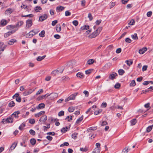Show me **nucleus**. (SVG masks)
Segmentation results:
<instances>
[{"label": "nucleus", "mask_w": 153, "mask_h": 153, "mask_svg": "<svg viewBox=\"0 0 153 153\" xmlns=\"http://www.w3.org/2000/svg\"><path fill=\"white\" fill-rule=\"evenodd\" d=\"M78 93L77 92H76L73 94L71 95L68 98H66L65 100V101L67 102L68 101L71 100H74L76 96L77 95Z\"/></svg>", "instance_id": "f257e3e1"}, {"label": "nucleus", "mask_w": 153, "mask_h": 153, "mask_svg": "<svg viewBox=\"0 0 153 153\" xmlns=\"http://www.w3.org/2000/svg\"><path fill=\"white\" fill-rule=\"evenodd\" d=\"M63 71V69H58L57 70H55L52 71L51 74L53 76H55L59 74H61Z\"/></svg>", "instance_id": "f03ea898"}, {"label": "nucleus", "mask_w": 153, "mask_h": 153, "mask_svg": "<svg viewBox=\"0 0 153 153\" xmlns=\"http://www.w3.org/2000/svg\"><path fill=\"white\" fill-rule=\"evenodd\" d=\"M117 76V74L115 72H113L111 74L108 76V78L110 79L113 80L116 78V76Z\"/></svg>", "instance_id": "7ed1b4c3"}, {"label": "nucleus", "mask_w": 153, "mask_h": 153, "mask_svg": "<svg viewBox=\"0 0 153 153\" xmlns=\"http://www.w3.org/2000/svg\"><path fill=\"white\" fill-rule=\"evenodd\" d=\"M36 33L34 32L33 30H32L30 31L29 33L27 34L26 35V37L27 38H31L33 35Z\"/></svg>", "instance_id": "20e7f679"}, {"label": "nucleus", "mask_w": 153, "mask_h": 153, "mask_svg": "<svg viewBox=\"0 0 153 153\" xmlns=\"http://www.w3.org/2000/svg\"><path fill=\"white\" fill-rule=\"evenodd\" d=\"M16 30H12L11 31H8L7 33H5L4 34V37H7L9 36H10L11 34H13V33H14L15 32H16Z\"/></svg>", "instance_id": "39448f33"}, {"label": "nucleus", "mask_w": 153, "mask_h": 153, "mask_svg": "<svg viewBox=\"0 0 153 153\" xmlns=\"http://www.w3.org/2000/svg\"><path fill=\"white\" fill-rule=\"evenodd\" d=\"M49 95V96H50V98L51 100H53L58 96V94L56 93H53Z\"/></svg>", "instance_id": "423d86ee"}, {"label": "nucleus", "mask_w": 153, "mask_h": 153, "mask_svg": "<svg viewBox=\"0 0 153 153\" xmlns=\"http://www.w3.org/2000/svg\"><path fill=\"white\" fill-rule=\"evenodd\" d=\"M32 22L31 20H28L26 22V27H30L32 25Z\"/></svg>", "instance_id": "0eeeda50"}, {"label": "nucleus", "mask_w": 153, "mask_h": 153, "mask_svg": "<svg viewBox=\"0 0 153 153\" xmlns=\"http://www.w3.org/2000/svg\"><path fill=\"white\" fill-rule=\"evenodd\" d=\"M45 105L44 103H41L36 107V109H42L45 108Z\"/></svg>", "instance_id": "6e6552de"}, {"label": "nucleus", "mask_w": 153, "mask_h": 153, "mask_svg": "<svg viewBox=\"0 0 153 153\" xmlns=\"http://www.w3.org/2000/svg\"><path fill=\"white\" fill-rule=\"evenodd\" d=\"M47 15L46 14H45L39 17V20L41 21H43L46 19L47 18Z\"/></svg>", "instance_id": "1a4fd4ad"}, {"label": "nucleus", "mask_w": 153, "mask_h": 153, "mask_svg": "<svg viewBox=\"0 0 153 153\" xmlns=\"http://www.w3.org/2000/svg\"><path fill=\"white\" fill-rule=\"evenodd\" d=\"M0 44L1 45V47L0 48V51H4V49L6 48V45H4V43L2 42H0Z\"/></svg>", "instance_id": "9d476101"}, {"label": "nucleus", "mask_w": 153, "mask_h": 153, "mask_svg": "<svg viewBox=\"0 0 153 153\" xmlns=\"http://www.w3.org/2000/svg\"><path fill=\"white\" fill-rule=\"evenodd\" d=\"M98 35V33H96L95 32H94L91 34L89 35L88 37L90 39H92L96 37Z\"/></svg>", "instance_id": "9b49d317"}, {"label": "nucleus", "mask_w": 153, "mask_h": 153, "mask_svg": "<svg viewBox=\"0 0 153 153\" xmlns=\"http://www.w3.org/2000/svg\"><path fill=\"white\" fill-rule=\"evenodd\" d=\"M13 11V10L11 8H9L5 12V13L7 15L10 14Z\"/></svg>", "instance_id": "f8f14e48"}, {"label": "nucleus", "mask_w": 153, "mask_h": 153, "mask_svg": "<svg viewBox=\"0 0 153 153\" xmlns=\"http://www.w3.org/2000/svg\"><path fill=\"white\" fill-rule=\"evenodd\" d=\"M33 92V91L31 89H30L28 91L24 92L23 93V94L24 96H26L30 94Z\"/></svg>", "instance_id": "ddd939ff"}, {"label": "nucleus", "mask_w": 153, "mask_h": 153, "mask_svg": "<svg viewBox=\"0 0 153 153\" xmlns=\"http://www.w3.org/2000/svg\"><path fill=\"white\" fill-rule=\"evenodd\" d=\"M4 122L6 123H12L13 122V118L12 117H9L5 120Z\"/></svg>", "instance_id": "4468645a"}, {"label": "nucleus", "mask_w": 153, "mask_h": 153, "mask_svg": "<svg viewBox=\"0 0 153 153\" xmlns=\"http://www.w3.org/2000/svg\"><path fill=\"white\" fill-rule=\"evenodd\" d=\"M45 112L44 111H42L37 114H35V116L36 117H38L41 115L44 114H45Z\"/></svg>", "instance_id": "2eb2a0df"}, {"label": "nucleus", "mask_w": 153, "mask_h": 153, "mask_svg": "<svg viewBox=\"0 0 153 153\" xmlns=\"http://www.w3.org/2000/svg\"><path fill=\"white\" fill-rule=\"evenodd\" d=\"M147 50L146 48H143L139 50V52L140 54H143Z\"/></svg>", "instance_id": "dca6fc26"}, {"label": "nucleus", "mask_w": 153, "mask_h": 153, "mask_svg": "<svg viewBox=\"0 0 153 153\" xmlns=\"http://www.w3.org/2000/svg\"><path fill=\"white\" fill-rule=\"evenodd\" d=\"M7 23V21L5 19H2L1 21L0 22L1 25L2 26L6 25Z\"/></svg>", "instance_id": "f3484780"}, {"label": "nucleus", "mask_w": 153, "mask_h": 153, "mask_svg": "<svg viewBox=\"0 0 153 153\" xmlns=\"http://www.w3.org/2000/svg\"><path fill=\"white\" fill-rule=\"evenodd\" d=\"M89 28V26L87 25H84L83 26H82L81 28L80 29L81 30H87Z\"/></svg>", "instance_id": "a211bd4d"}, {"label": "nucleus", "mask_w": 153, "mask_h": 153, "mask_svg": "<svg viewBox=\"0 0 153 153\" xmlns=\"http://www.w3.org/2000/svg\"><path fill=\"white\" fill-rule=\"evenodd\" d=\"M47 116L46 115H44L41 117L39 121L45 122L47 120Z\"/></svg>", "instance_id": "6ab92c4d"}, {"label": "nucleus", "mask_w": 153, "mask_h": 153, "mask_svg": "<svg viewBox=\"0 0 153 153\" xmlns=\"http://www.w3.org/2000/svg\"><path fill=\"white\" fill-rule=\"evenodd\" d=\"M76 76L78 77L80 79L83 78L84 77V75H83V74L80 72H78L77 73Z\"/></svg>", "instance_id": "aec40b11"}, {"label": "nucleus", "mask_w": 153, "mask_h": 153, "mask_svg": "<svg viewBox=\"0 0 153 153\" xmlns=\"http://www.w3.org/2000/svg\"><path fill=\"white\" fill-rule=\"evenodd\" d=\"M19 114V111H17L16 112H15L11 116V117H14L15 118H18V115Z\"/></svg>", "instance_id": "412c9836"}, {"label": "nucleus", "mask_w": 153, "mask_h": 153, "mask_svg": "<svg viewBox=\"0 0 153 153\" xmlns=\"http://www.w3.org/2000/svg\"><path fill=\"white\" fill-rule=\"evenodd\" d=\"M97 129V127H91L87 129V131L88 132H91L94 130H95Z\"/></svg>", "instance_id": "4be33fe9"}, {"label": "nucleus", "mask_w": 153, "mask_h": 153, "mask_svg": "<svg viewBox=\"0 0 153 153\" xmlns=\"http://www.w3.org/2000/svg\"><path fill=\"white\" fill-rule=\"evenodd\" d=\"M64 9V7L60 6L59 7H57L56 8V10L57 12L61 11L63 10Z\"/></svg>", "instance_id": "5701e85b"}, {"label": "nucleus", "mask_w": 153, "mask_h": 153, "mask_svg": "<svg viewBox=\"0 0 153 153\" xmlns=\"http://www.w3.org/2000/svg\"><path fill=\"white\" fill-rule=\"evenodd\" d=\"M131 38L135 40H137L138 39V37L136 33H134L131 35Z\"/></svg>", "instance_id": "b1692460"}, {"label": "nucleus", "mask_w": 153, "mask_h": 153, "mask_svg": "<svg viewBox=\"0 0 153 153\" xmlns=\"http://www.w3.org/2000/svg\"><path fill=\"white\" fill-rule=\"evenodd\" d=\"M17 41L16 39H11L10 41L8 42V44L10 45H13L14 43L16 42Z\"/></svg>", "instance_id": "393cba45"}, {"label": "nucleus", "mask_w": 153, "mask_h": 153, "mask_svg": "<svg viewBox=\"0 0 153 153\" xmlns=\"http://www.w3.org/2000/svg\"><path fill=\"white\" fill-rule=\"evenodd\" d=\"M102 29V28L101 27H100L98 28L94 32L96 33H98V35L100 32L101 31Z\"/></svg>", "instance_id": "a878e982"}, {"label": "nucleus", "mask_w": 153, "mask_h": 153, "mask_svg": "<svg viewBox=\"0 0 153 153\" xmlns=\"http://www.w3.org/2000/svg\"><path fill=\"white\" fill-rule=\"evenodd\" d=\"M46 55L43 56H38L36 58V60L38 61H40L44 59L46 57Z\"/></svg>", "instance_id": "bb28decb"}, {"label": "nucleus", "mask_w": 153, "mask_h": 153, "mask_svg": "<svg viewBox=\"0 0 153 153\" xmlns=\"http://www.w3.org/2000/svg\"><path fill=\"white\" fill-rule=\"evenodd\" d=\"M70 80V78L66 76H64L62 78V80L63 81H66Z\"/></svg>", "instance_id": "cd10ccee"}, {"label": "nucleus", "mask_w": 153, "mask_h": 153, "mask_svg": "<svg viewBox=\"0 0 153 153\" xmlns=\"http://www.w3.org/2000/svg\"><path fill=\"white\" fill-rule=\"evenodd\" d=\"M30 142L32 145H34L36 144V141L35 139L32 138L30 140Z\"/></svg>", "instance_id": "c85d7f7f"}, {"label": "nucleus", "mask_w": 153, "mask_h": 153, "mask_svg": "<svg viewBox=\"0 0 153 153\" xmlns=\"http://www.w3.org/2000/svg\"><path fill=\"white\" fill-rule=\"evenodd\" d=\"M83 119V116H82L79 117L76 120V123L78 124L81 122Z\"/></svg>", "instance_id": "c756f323"}, {"label": "nucleus", "mask_w": 153, "mask_h": 153, "mask_svg": "<svg viewBox=\"0 0 153 153\" xmlns=\"http://www.w3.org/2000/svg\"><path fill=\"white\" fill-rule=\"evenodd\" d=\"M61 27L60 25H57L56 26V30L57 32H59L61 30Z\"/></svg>", "instance_id": "7c9ffc66"}, {"label": "nucleus", "mask_w": 153, "mask_h": 153, "mask_svg": "<svg viewBox=\"0 0 153 153\" xmlns=\"http://www.w3.org/2000/svg\"><path fill=\"white\" fill-rule=\"evenodd\" d=\"M17 143H13L12 145L10 147V149L11 150H13L17 146Z\"/></svg>", "instance_id": "2f4dec72"}, {"label": "nucleus", "mask_w": 153, "mask_h": 153, "mask_svg": "<svg viewBox=\"0 0 153 153\" xmlns=\"http://www.w3.org/2000/svg\"><path fill=\"white\" fill-rule=\"evenodd\" d=\"M153 127V124L151 126H148L146 128V131L147 132H149L152 129Z\"/></svg>", "instance_id": "473e14b6"}, {"label": "nucleus", "mask_w": 153, "mask_h": 153, "mask_svg": "<svg viewBox=\"0 0 153 153\" xmlns=\"http://www.w3.org/2000/svg\"><path fill=\"white\" fill-rule=\"evenodd\" d=\"M135 23V22L134 20V19H132L128 22V25H132L134 24Z\"/></svg>", "instance_id": "72a5a7b5"}, {"label": "nucleus", "mask_w": 153, "mask_h": 153, "mask_svg": "<svg viewBox=\"0 0 153 153\" xmlns=\"http://www.w3.org/2000/svg\"><path fill=\"white\" fill-rule=\"evenodd\" d=\"M15 105V103L13 101H11L9 103V106L10 107H12L14 106Z\"/></svg>", "instance_id": "f704fd0d"}, {"label": "nucleus", "mask_w": 153, "mask_h": 153, "mask_svg": "<svg viewBox=\"0 0 153 153\" xmlns=\"http://www.w3.org/2000/svg\"><path fill=\"white\" fill-rule=\"evenodd\" d=\"M75 110V108L73 106H71L68 108V110L70 112H73Z\"/></svg>", "instance_id": "c9c22d12"}, {"label": "nucleus", "mask_w": 153, "mask_h": 153, "mask_svg": "<svg viewBox=\"0 0 153 153\" xmlns=\"http://www.w3.org/2000/svg\"><path fill=\"white\" fill-rule=\"evenodd\" d=\"M100 149H98V148L94 149L92 152V153H100Z\"/></svg>", "instance_id": "e433bc0d"}, {"label": "nucleus", "mask_w": 153, "mask_h": 153, "mask_svg": "<svg viewBox=\"0 0 153 153\" xmlns=\"http://www.w3.org/2000/svg\"><path fill=\"white\" fill-rule=\"evenodd\" d=\"M136 122L137 121L135 119H133L130 121V123L131 125H135Z\"/></svg>", "instance_id": "4c0bfd02"}, {"label": "nucleus", "mask_w": 153, "mask_h": 153, "mask_svg": "<svg viewBox=\"0 0 153 153\" xmlns=\"http://www.w3.org/2000/svg\"><path fill=\"white\" fill-rule=\"evenodd\" d=\"M118 72L120 75H122L124 73L125 71L121 69L118 70Z\"/></svg>", "instance_id": "58836bf2"}, {"label": "nucleus", "mask_w": 153, "mask_h": 153, "mask_svg": "<svg viewBox=\"0 0 153 153\" xmlns=\"http://www.w3.org/2000/svg\"><path fill=\"white\" fill-rule=\"evenodd\" d=\"M102 111V110L101 109H99L98 110L95 111L94 112V114L95 115H97L99 113H101Z\"/></svg>", "instance_id": "ea45409f"}, {"label": "nucleus", "mask_w": 153, "mask_h": 153, "mask_svg": "<svg viewBox=\"0 0 153 153\" xmlns=\"http://www.w3.org/2000/svg\"><path fill=\"white\" fill-rule=\"evenodd\" d=\"M45 31L43 30L41 31V32L39 33V35L40 37H43L45 36Z\"/></svg>", "instance_id": "a19ab883"}, {"label": "nucleus", "mask_w": 153, "mask_h": 153, "mask_svg": "<svg viewBox=\"0 0 153 153\" xmlns=\"http://www.w3.org/2000/svg\"><path fill=\"white\" fill-rule=\"evenodd\" d=\"M7 28L10 30H11L12 29H13V30H16L15 29H14L16 27V26H14V25H10L7 26Z\"/></svg>", "instance_id": "79ce46f5"}, {"label": "nucleus", "mask_w": 153, "mask_h": 153, "mask_svg": "<svg viewBox=\"0 0 153 153\" xmlns=\"http://www.w3.org/2000/svg\"><path fill=\"white\" fill-rule=\"evenodd\" d=\"M88 150L87 148L86 147L84 148H80V150L83 152H86L88 151Z\"/></svg>", "instance_id": "37998d69"}, {"label": "nucleus", "mask_w": 153, "mask_h": 153, "mask_svg": "<svg viewBox=\"0 0 153 153\" xmlns=\"http://www.w3.org/2000/svg\"><path fill=\"white\" fill-rule=\"evenodd\" d=\"M68 128L67 127L65 128H63L61 129V132L62 133H65V132L67 131Z\"/></svg>", "instance_id": "c03bdc74"}, {"label": "nucleus", "mask_w": 153, "mask_h": 153, "mask_svg": "<svg viewBox=\"0 0 153 153\" xmlns=\"http://www.w3.org/2000/svg\"><path fill=\"white\" fill-rule=\"evenodd\" d=\"M129 150L130 149H128V148L126 147L123 149L122 152L123 153H127L128 152V150Z\"/></svg>", "instance_id": "a18cd8bd"}, {"label": "nucleus", "mask_w": 153, "mask_h": 153, "mask_svg": "<svg viewBox=\"0 0 153 153\" xmlns=\"http://www.w3.org/2000/svg\"><path fill=\"white\" fill-rule=\"evenodd\" d=\"M94 62V59H90L89 60H88L87 62V63L89 65H91L92 64H93Z\"/></svg>", "instance_id": "49530a36"}, {"label": "nucleus", "mask_w": 153, "mask_h": 153, "mask_svg": "<svg viewBox=\"0 0 153 153\" xmlns=\"http://www.w3.org/2000/svg\"><path fill=\"white\" fill-rule=\"evenodd\" d=\"M41 10L42 8L38 6L36 7L35 9V11L36 12H39L40 10Z\"/></svg>", "instance_id": "de8ad7c7"}, {"label": "nucleus", "mask_w": 153, "mask_h": 153, "mask_svg": "<svg viewBox=\"0 0 153 153\" xmlns=\"http://www.w3.org/2000/svg\"><path fill=\"white\" fill-rule=\"evenodd\" d=\"M126 63L127 65L129 66L132 65L133 63L132 61L128 60L126 61Z\"/></svg>", "instance_id": "09e8293b"}, {"label": "nucleus", "mask_w": 153, "mask_h": 153, "mask_svg": "<svg viewBox=\"0 0 153 153\" xmlns=\"http://www.w3.org/2000/svg\"><path fill=\"white\" fill-rule=\"evenodd\" d=\"M72 23L75 26H76L78 24V22L77 20H74L72 22Z\"/></svg>", "instance_id": "8fccbe9b"}, {"label": "nucleus", "mask_w": 153, "mask_h": 153, "mask_svg": "<svg viewBox=\"0 0 153 153\" xmlns=\"http://www.w3.org/2000/svg\"><path fill=\"white\" fill-rule=\"evenodd\" d=\"M77 133H75L72 134V137L73 139H75L77 137Z\"/></svg>", "instance_id": "3c124183"}, {"label": "nucleus", "mask_w": 153, "mask_h": 153, "mask_svg": "<svg viewBox=\"0 0 153 153\" xmlns=\"http://www.w3.org/2000/svg\"><path fill=\"white\" fill-rule=\"evenodd\" d=\"M136 85V83L135 81L134 80H132L131 81V83H130V85L131 86H134Z\"/></svg>", "instance_id": "603ef678"}, {"label": "nucleus", "mask_w": 153, "mask_h": 153, "mask_svg": "<svg viewBox=\"0 0 153 153\" xmlns=\"http://www.w3.org/2000/svg\"><path fill=\"white\" fill-rule=\"evenodd\" d=\"M66 119L68 121H71L72 120V117L71 116H68L66 117Z\"/></svg>", "instance_id": "864d4df0"}, {"label": "nucleus", "mask_w": 153, "mask_h": 153, "mask_svg": "<svg viewBox=\"0 0 153 153\" xmlns=\"http://www.w3.org/2000/svg\"><path fill=\"white\" fill-rule=\"evenodd\" d=\"M120 87V85L119 83H116L114 86V87L116 89H119Z\"/></svg>", "instance_id": "5fc2aeb1"}, {"label": "nucleus", "mask_w": 153, "mask_h": 153, "mask_svg": "<svg viewBox=\"0 0 153 153\" xmlns=\"http://www.w3.org/2000/svg\"><path fill=\"white\" fill-rule=\"evenodd\" d=\"M86 3V1L85 0H82L81 1V5L83 7H84L85 6Z\"/></svg>", "instance_id": "6e6d98bb"}, {"label": "nucleus", "mask_w": 153, "mask_h": 153, "mask_svg": "<svg viewBox=\"0 0 153 153\" xmlns=\"http://www.w3.org/2000/svg\"><path fill=\"white\" fill-rule=\"evenodd\" d=\"M43 92V90L42 89H40L36 93V95H37L41 93H42Z\"/></svg>", "instance_id": "4d7b16f0"}, {"label": "nucleus", "mask_w": 153, "mask_h": 153, "mask_svg": "<svg viewBox=\"0 0 153 153\" xmlns=\"http://www.w3.org/2000/svg\"><path fill=\"white\" fill-rule=\"evenodd\" d=\"M96 147L95 149L98 148V149H100V144L99 143H97L96 144Z\"/></svg>", "instance_id": "13d9d810"}, {"label": "nucleus", "mask_w": 153, "mask_h": 153, "mask_svg": "<svg viewBox=\"0 0 153 153\" xmlns=\"http://www.w3.org/2000/svg\"><path fill=\"white\" fill-rule=\"evenodd\" d=\"M29 133L31 135H34L35 134V132L32 129H30L29 131Z\"/></svg>", "instance_id": "bf43d9fd"}, {"label": "nucleus", "mask_w": 153, "mask_h": 153, "mask_svg": "<svg viewBox=\"0 0 153 153\" xmlns=\"http://www.w3.org/2000/svg\"><path fill=\"white\" fill-rule=\"evenodd\" d=\"M69 145V143L67 142H65L63 144H62L60 145V147L64 146H68Z\"/></svg>", "instance_id": "052dcab7"}, {"label": "nucleus", "mask_w": 153, "mask_h": 153, "mask_svg": "<svg viewBox=\"0 0 153 153\" xmlns=\"http://www.w3.org/2000/svg\"><path fill=\"white\" fill-rule=\"evenodd\" d=\"M33 16V15L32 14H30L26 15H23V16H22V17H32Z\"/></svg>", "instance_id": "680f3d73"}, {"label": "nucleus", "mask_w": 153, "mask_h": 153, "mask_svg": "<svg viewBox=\"0 0 153 153\" xmlns=\"http://www.w3.org/2000/svg\"><path fill=\"white\" fill-rule=\"evenodd\" d=\"M29 121L30 123L33 124L35 123V120L34 119H29Z\"/></svg>", "instance_id": "e2e57ef3"}, {"label": "nucleus", "mask_w": 153, "mask_h": 153, "mask_svg": "<svg viewBox=\"0 0 153 153\" xmlns=\"http://www.w3.org/2000/svg\"><path fill=\"white\" fill-rule=\"evenodd\" d=\"M111 65V64L110 63H108L106 64L105 65V67L106 68H109Z\"/></svg>", "instance_id": "0e129e2a"}, {"label": "nucleus", "mask_w": 153, "mask_h": 153, "mask_svg": "<svg viewBox=\"0 0 153 153\" xmlns=\"http://www.w3.org/2000/svg\"><path fill=\"white\" fill-rule=\"evenodd\" d=\"M64 111H60L58 113V116H63L64 115Z\"/></svg>", "instance_id": "69168bd1"}, {"label": "nucleus", "mask_w": 153, "mask_h": 153, "mask_svg": "<svg viewBox=\"0 0 153 153\" xmlns=\"http://www.w3.org/2000/svg\"><path fill=\"white\" fill-rule=\"evenodd\" d=\"M83 93L85 94V97H88L89 96V92L87 91H83Z\"/></svg>", "instance_id": "338daca9"}, {"label": "nucleus", "mask_w": 153, "mask_h": 153, "mask_svg": "<svg viewBox=\"0 0 153 153\" xmlns=\"http://www.w3.org/2000/svg\"><path fill=\"white\" fill-rule=\"evenodd\" d=\"M71 13L69 11H66L65 12V14L66 16H68L71 15Z\"/></svg>", "instance_id": "774afa93"}]
</instances>
